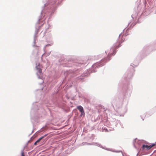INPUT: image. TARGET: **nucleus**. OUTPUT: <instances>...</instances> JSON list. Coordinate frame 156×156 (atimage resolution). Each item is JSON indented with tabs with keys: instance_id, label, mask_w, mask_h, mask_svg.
Returning a JSON list of instances; mask_svg holds the SVG:
<instances>
[{
	"instance_id": "nucleus-10",
	"label": "nucleus",
	"mask_w": 156,
	"mask_h": 156,
	"mask_svg": "<svg viewBox=\"0 0 156 156\" xmlns=\"http://www.w3.org/2000/svg\"><path fill=\"white\" fill-rule=\"evenodd\" d=\"M142 119L143 120H144V119L141 117Z\"/></svg>"
},
{
	"instance_id": "nucleus-13",
	"label": "nucleus",
	"mask_w": 156,
	"mask_h": 156,
	"mask_svg": "<svg viewBox=\"0 0 156 156\" xmlns=\"http://www.w3.org/2000/svg\"><path fill=\"white\" fill-rule=\"evenodd\" d=\"M127 90L128 89V88H127Z\"/></svg>"
},
{
	"instance_id": "nucleus-1",
	"label": "nucleus",
	"mask_w": 156,
	"mask_h": 156,
	"mask_svg": "<svg viewBox=\"0 0 156 156\" xmlns=\"http://www.w3.org/2000/svg\"><path fill=\"white\" fill-rule=\"evenodd\" d=\"M137 13L136 12H135L132 15L131 17L132 18L133 21H131L128 23V25H127V27L129 26H130V27L128 28L127 29V30L130 28H132L136 24V22H135V21L137 20Z\"/></svg>"
},
{
	"instance_id": "nucleus-3",
	"label": "nucleus",
	"mask_w": 156,
	"mask_h": 156,
	"mask_svg": "<svg viewBox=\"0 0 156 156\" xmlns=\"http://www.w3.org/2000/svg\"><path fill=\"white\" fill-rule=\"evenodd\" d=\"M142 142L141 140H137V139H135L133 141V145L134 147L137 149L139 148L140 145L142 144Z\"/></svg>"
},
{
	"instance_id": "nucleus-9",
	"label": "nucleus",
	"mask_w": 156,
	"mask_h": 156,
	"mask_svg": "<svg viewBox=\"0 0 156 156\" xmlns=\"http://www.w3.org/2000/svg\"><path fill=\"white\" fill-rule=\"evenodd\" d=\"M21 156H25L23 152L22 153Z\"/></svg>"
},
{
	"instance_id": "nucleus-2",
	"label": "nucleus",
	"mask_w": 156,
	"mask_h": 156,
	"mask_svg": "<svg viewBox=\"0 0 156 156\" xmlns=\"http://www.w3.org/2000/svg\"><path fill=\"white\" fill-rule=\"evenodd\" d=\"M138 65V63H137L136 64H131L130 65L131 66H132V68L130 72H129L128 75L127 74V77L128 76L129 78H131L132 77L133 75V73L135 71L134 69V67H136Z\"/></svg>"
},
{
	"instance_id": "nucleus-8",
	"label": "nucleus",
	"mask_w": 156,
	"mask_h": 156,
	"mask_svg": "<svg viewBox=\"0 0 156 156\" xmlns=\"http://www.w3.org/2000/svg\"><path fill=\"white\" fill-rule=\"evenodd\" d=\"M155 144H153L151 145H150L151 146V148L153 146H155Z\"/></svg>"
},
{
	"instance_id": "nucleus-7",
	"label": "nucleus",
	"mask_w": 156,
	"mask_h": 156,
	"mask_svg": "<svg viewBox=\"0 0 156 156\" xmlns=\"http://www.w3.org/2000/svg\"><path fill=\"white\" fill-rule=\"evenodd\" d=\"M36 69L39 73H41L42 70L41 68L38 67V66H36Z\"/></svg>"
},
{
	"instance_id": "nucleus-12",
	"label": "nucleus",
	"mask_w": 156,
	"mask_h": 156,
	"mask_svg": "<svg viewBox=\"0 0 156 156\" xmlns=\"http://www.w3.org/2000/svg\"><path fill=\"white\" fill-rule=\"evenodd\" d=\"M125 37V36H123V37Z\"/></svg>"
},
{
	"instance_id": "nucleus-6",
	"label": "nucleus",
	"mask_w": 156,
	"mask_h": 156,
	"mask_svg": "<svg viewBox=\"0 0 156 156\" xmlns=\"http://www.w3.org/2000/svg\"><path fill=\"white\" fill-rule=\"evenodd\" d=\"M46 135H45L44 136H43L40 138H39L35 142V143L34 144V145H36L37 144V143L39 142L40 140H42L43 138L45 136H46Z\"/></svg>"
},
{
	"instance_id": "nucleus-5",
	"label": "nucleus",
	"mask_w": 156,
	"mask_h": 156,
	"mask_svg": "<svg viewBox=\"0 0 156 156\" xmlns=\"http://www.w3.org/2000/svg\"><path fill=\"white\" fill-rule=\"evenodd\" d=\"M142 148L143 150H149L151 148L150 145H145V144H143L142 145Z\"/></svg>"
},
{
	"instance_id": "nucleus-11",
	"label": "nucleus",
	"mask_w": 156,
	"mask_h": 156,
	"mask_svg": "<svg viewBox=\"0 0 156 156\" xmlns=\"http://www.w3.org/2000/svg\"><path fill=\"white\" fill-rule=\"evenodd\" d=\"M131 88V87L130 88ZM130 90H131V89H130Z\"/></svg>"
},
{
	"instance_id": "nucleus-4",
	"label": "nucleus",
	"mask_w": 156,
	"mask_h": 156,
	"mask_svg": "<svg viewBox=\"0 0 156 156\" xmlns=\"http://www.w3.org/2000/svg\"><path fill=\"white\" fill-rule=\"evenodd\" d=\"M77 109H78L81 112L80 116H82L83 115H85L83 108L82 106L80 105L77 106Z\"/></svg>"
}]
</instances>
